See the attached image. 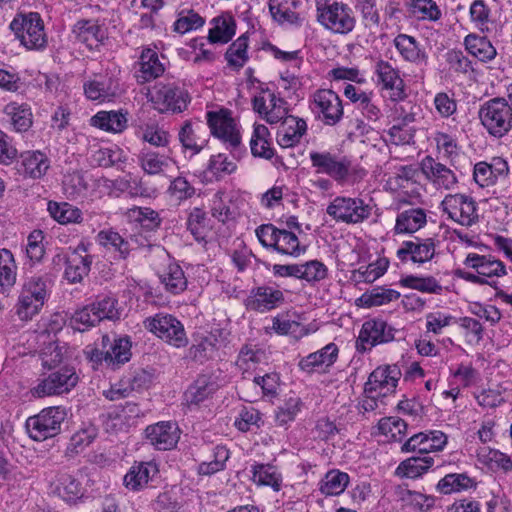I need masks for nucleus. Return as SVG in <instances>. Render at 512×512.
I'll use <instances>...</instances> for the list:
<instances>
[{
    "instance_id": "4be33fe9",
    "label": "nucleus",
    "mask_w": 512,
    "mask_h": 512,
    "mask_svg": "<svg viewBox=\"0 0 512 512\" xmlns=\"http://www.w3.org/2000/svg\"><path fill=\"white\" fill-rule=\"evenodd\" d=\"M149 443L158 450H170L179 441L180 434L176 424L172 422H159L145 429Z\"/></svg>"
},
{
    "instance_id": "0e129e2a",
    "label": "nucleus",
    "mask_w": 512,
    "mask_h": 512,
    "mask_svg": "<svg viewBox=\"0 0 512 512\" xmlns=\"http://www.w3.org/2000/svg\"><path fill=\"white\" fill-rule=\"evenodd\" d=\"M205 23L203 17L193 10H182L178 14L177 20L173 24V30L180 34H185L192 30L201 28Z\"/></svg>"
},
{
    "instance_id": "e433bc0d",
    "label": "nucleus",
    "mask_w": 512,
    "mask_h": 512,
    "mask_svg": "<svg viewBox=\"0 0 512 512\" xmlns=\"http://www.w3.org/2000/svg\"><path fill=\"white\" fill-rule=\"evenodd\" d=\"M77 41L85 44L90 50L97 48L104 39L101 26L94 20H79L73 28Z\"/></svg>"
},
{
    "instance_id": "4468645a",
    "label": "nucleus",
    "mask_w": 512,
    "mask_h": 512,
    "mask_svg": "<svg viewBox=\"0 0 512 512\" xmlns=\"http://www.w3.org/2000/svg\"><path fill=\"white\" fill-rule=\"evenodd\" d=\"M397 330L380 318L370 319L363 323L356 348L359 352L371 350L373 347L391 342Z\"/></svg>"
},
{
    "instance_id": "ea45409f",
    "label": "nucleus",
    "mask_w": 512,
    "mask_h": 512,
    "mask_svg": "<svg viewBox=\"0 0 512 512\" xmlns=\"http://www.w3.org/2000/svg\"><path fill=\"white\" fill-rule=\"evenodd\" d=\"M159 278L165 290L171 294H180L187 288V278L184 271L176 263H170L159 275Z\"/></svg>"
},
{
    "instance_id": "9b49d317",
    "label": "nucleus",
    "mask_w": 512,
    "mask_h": 512,
    "mask_svg": "<svg viewBox=\"0 0 512 512\" xmlns=\"http://www.w3.org/2000/svg\"><path fill=\"white\" fill-rule=\"evenodd\" d=\"M441 209L456 223L471 227L479 222L477 203L465 194H448L441 202Z\"/></svg>"
},
{
    "instance_id": "e2e57ef3",
    "label": "nucleus",
    "mask_w": 512,
    "mask_h": 512,
    "mask_svg": "<svg viewBox=\"0 0 512 512\" xmlns=\"http://www.w3.org/2000/svg\"><path fill=\"white\" fill-rule=\"evenodd\" d=\"M410 11L418 19L429 21H437L442 15L434 0H411Z\"/></svg>"
},
{
    "instance_id": "58836bf2",
    "label": "nucleus",
    "mask_w": 512,
    "mask_h": 512,
    "mask_svg": "<svg viewBox=\"0 0 512 512\" xmlns=\"http://www.w3.org/2000/svg\"><path fill=\"white\" fill-rule=\"evenodd\" d=\"M433 465L434 458L431 456H412L398 465L395 474L399 477L415 479L425 474Z\"/></svg>"
},
{
    "instance_id": "3c124183",
    "label": "nucleus",
    "mask_w": 512,
    "mask_h": 512,
    "mask_svg": "<svg viewBox=\"0 0 512 512\" xmlns=\"http://www.w3.org/2000/svg\"><path fill=\"white\" fill-rule=\"evenodd\" d=\"M378 430L387 441L401 442L407 433V423L398 417H384L378 422Z\"/></svg>"
},
{
    "instance_id": "8fccbe9b",
    "label": "nucleus",
    "mask_w": 512,
    "mask_h": 512,
    "mask_svg": "<svg viewBox=\"0 0 512 512\" xmlns=\"http://www.w3.org/2000/svg\"><path fill=\"white\" fill-rule=\"evenodd\" d=\"M399 284L402 287L417 290L422 293L440 295L443 291L442 285L433 276L420 277L407 275L400 279Z\"/></svg>"
},
{
    "instance_id": "aec40b11",
    "label": "nucleus",
    "mask_w": 512,
    "mask_h": 512,
    "mask_svg": "<svg viewBox=\"0 0 512 512\" xmlns=\"http://www.w3.org/2000/svg\"><path fill=\"white\" fill-rule=\"evenodd\" d=\"M284 301L283 292L271 286L262 285L253 288L245 301L246 308L257 312H267L278 307Z\"/></svg>"
},
{
    "instance_id": "864d4df0",
    "label": "nucleus",
    "mask_w": 512,
    "mask_h": 512,
    "mask_svg": "<svg viewBox=\"0 0 512 512\" xmlns=\"http://www.w3.org/2000/svg\"><path fill=\"white\" fill-rule=\"evenodd\" d=\"M474 485V481L465 473L447 474L439 480L436 489L441 494H451L467 490Z\"/></svg>"
},
{
    "instance_id": "4d7b16f0",
    "label": "nucleus",
    "mask_w": 512,
    "mask_h": 512,
    "mask_svg": "<svg viewBox=\"0 0 512 512\" xmlns=\"http://www.w3.org/2000/svg\"><path fill=\"white\" fill-rule=\"evenodd\" d=\"M53 491L64 501L70 502L79 497L81 487L72 475L61 473L57 477Z\"/></svg>"
},
{
    "instance_id": "ddd939ff",
    "label": "nucleus",
    "mask_w": 512,
    "mask_h": 512,
    "mask_svg": "<svg viewBox=\"0 0 512 512\" xmlns=\"http://www.w3.org/2000/svg\"><path fill=\"white\" fill-rule=\"evenodd\" d=\"M78 379L74 368L63 366L53 370L46 378L42 379L31 392L33 396L39 398L68 393L76 386Z\"/></svg>"
},
{
    "instance_id": "680f3d73",
    "label": "nucleus",
    "mask_w": 512,
    "mask_h": 512,
    "mask_svg": "<svg viewBox=\"0 0 512 512\" xmlns=\"http://www.w3.org/2000/svg\"><path fill=\"white\" fill-rule=\"evenodd\" d=\"M93 309H95L99 321L112 320L116 321L120 319V311L118 309V300L109 295L98 297L93 303Z\"/></svg>"
},
{
    "instance_id": "20e7f679",
    "label": "nucleus",
    "mask_w": 512,
    "mask_h": 512,
    "mask_svg": "<svg viewBox=\"0 0 512 512\" xmlns=\"http://www.w3.org/2000/svg\"><path fill=\"white\" fill-rule=\"evenodd\" d=\"M10 29L29 50H41L47 45L44 22L37 12L17 13L10 23Z\"/></svg>"
},
{
    "instance_id": "9d476101",
    "label": "nucleus",
    "mask_w": 512,
    "mask_h": 512,
    "mask_svg": "<svg viewBox=\"0 0 512 512\" xmlns=\"http://www.w3.org/2000/svg\"><path fill=\"white\" fill-rule=\"evenodd\" d=\"M309 159L317 174H325L339 183L345 182L350 176L352 162L347 156L329 151H311Z\"/></svg>"
},
{
    "instance_id": "412c9836",
    "label": "nucleus",
    "mask_w": 512,
    "mask_h": 512,
    "mask_svg": "<svg viewBox=\"0 0 512 512\" xmlns=\"http://www.w3.org/2000/svg\"><path fill=\"white\" fill-rule=\"evenodd\" d=\"M253 109L269 124H278L288 116V103L275 93H269V103L264 97L255 96L252 100Z\"/></svg>"
},
{
    "instance_id": "f704fd0d",
    "label": "nucleus",
    "mask_w": 512,
    "mask_h": 512,
    "mask_svg": "<svg viewBox=\"0 0 512 512\" xmlns=\"http://www.w3.org/2000/svg\"><path fill=\"white\" fill-rule=\"evenodd\" d=\"M218 389V384L210 375H200L186 390L184 396L188 405H199L211 397Z\"/></svg>"
},
{
    "instance_id": "de8ad7c7",
    "label": "nucleus",
    "mask_w": 512,
    "mask_h": 512,
    "mask_svg": "<svg viewBox=\"0 0 512 512\" xmlns=\"http://www.w3.org/2000/svg\"><path fill=\"white\" fill-rule=\"evenodd\" d=\"M139 163L145 173L156 175L164 172L170 166L171 158L152 150L143 149L139 154Z\"/></svg>"
},
{
    "instance_id": "37998d69",
    "label": "nucleus",
    "mask_w": 512,
    "mask_h": 512,
    "mask_svg": "<svg viewBox=\"0 0 512 512\" xmlns=\"http://www.w3.org/2000/svg\"><path fill=\"white\" fill-rule=\"evenodd\" d=\"M156 471V466L151 462L134 464L124 476V484L131 490H139L147 485L151 472Z\"/></svg>"
},
{
    "instance_id": "2f4dec72",
    "label": "nucleus",
    "mask_w": 512,
    "mask_h": 512,
    "mask_svg": "<svg viewBox=\"0 0 512 512\" xmlns=\"http://www.w3.org/2000/svg\"><path fill=\"white\" fill-rule=\"evenodd\" d=\"M218 334L219 330H215L195 338L194 343L188 349V358L201 364L211 359L218 349Z\"/></svg>"
},
{
    "instance_id": "a18cd8bd",
    "label": "nucleus",
    "mask_w": 512,
    "mask_h": 512,
    "mask_svg": "<svg viewBox=\"0 0 512 512\" xmlns=\"http://www.w3.org/2000/svg\"><path fill=\"white\" fill-rule=\"evenodd\" d=\"M48 212L60 224L81 223L83 220L82 211L67 202L50 201Z\"/></svg>"
},
{
    "instance_id": "338daca9",
    "label": "nucleus",
    "mask_w": 512,
    "mask_h": 512,
    "mask_svg": "<svg viewBox=\"0 0 512 512\" xmlns=\"http://www.w3.org/2000/svg\"><path fill=\"white\" fill-rule=\"evenodd\" d=\"M187 229L196 241H202L206 237L207 224L206 212L198 207L193 208L187 219Z\"/></svg>"
},
{
    "instance_id": "49530a36",
    "label": "nucleus",
    "mask_w": 512,
    "mask_h": 512,
    "mask_svg": "<svg viewBox=\"0 0 512 512\" xmlns=\"http://www.w3.org/2000/svg\"><path fill=\"white\" fill-rule=\"evenodd\" d=\"M252 480L263 486H270L274 491H279L282 484V476L276 467L270 464H254L252 466Z\"/></svg>"
},
{
    "instance_id": "393cba45",
    "label": "nucleus",
    "mask_w": 512,
    "mask_h": 512,
    "mask_svg": "<svg viewBox=\"0 0 512 512\" xmlns=\"http://www.w3.org/2000/svg\"><path fill=\"white\" fill-rule=\"evenodd\" d=\"M178 139L184 150L198 154L207 144L208 135L203 123L185 121L178 133Z\"/></svg>"
},
{
    "instance_id": "13d9d810",
    "label": "nucleus",
    "mask_w": 512,
    "mask_h": 512,
    "mask_svg": "<svg viewBox=\"0 0 512 512\" xmlns=\"http://www.w3.org/2000/svg\"><path fill=\"white\" fill-rule=\"evenodd\" d=\"M274 250L278 253L297 257L305 251V248L300 247L298 237L290 231L279 229Z\"/></svg>"
},
{
    "instance_id": "7ed1b4c3",
    "label": "nucleus",
    "mask_w": 512,
    "mask_h": 512,
    "mask_svg": "<svg viewBox=\"0 0 512 512\" xmlns=\"http://www.w3.org/2000/svg\"><path fill=\"white\" fill-rule=\"evenodd\" d=\"M317 21L335 34H348L356 24L352 9L337 0H316Z\"/></svg>"
},
{
    "instance_id": "72a5a7b5",
    "label": "nucleus",
    "mask_w": 512,
    "mask_h": 512,
    "mask_svg": "<svg viewBox=\"0 0 512 512\" xmlns=\"http://www.w3.org/2000/svg\"><path fill=\"white\" fill-rule=\"evenodd\" d=\"M3 113L6 121L16 132H25L32 126L33 115L27 104L8 103L4 107Z\"/></svg>"
},
{
    "instance_id": "6e6d98bb",
    "label": "nucleus",
    "mask_w": 512,
    "mask_h": 512,
    "mask_svg": "<svg viewBox=\"0 0 512 512\" xmlns=\"http://www.w3.org/2000/svg\"><path fill=\"white\" fill-rule=\"evenodd\" d=\"M389 262L386 259H378L367 266H361L352 272V279L357 283H373L387 271Z\"/></svg>"
},
{
    "instance_id": "c03bdc74",
    "label": "nucleus",
    "mask_w": 512,
    "mask_h": 512,
    "mask_svg": "<svg viewBox=\"0 0 512 512\" xmlns=\"http://www.w3.org/2000/svg\"><path fill=\"white\" fill-rule=\"evenodd\" d=\"M236 169L237 165L235 162L229 160L227 155L219 153L210 157L205 170V177L209 181H219L226 175H230L235 172Z\"/></svg>"
},
{
    "instance_id": "dca6fc26",
    "label": "nucleus",
    "mask_w": 512,
    "mask_h": 512,
    "mask_svg": "<svg viewBox=\"0 0 512 512\" xmlns=\"http://www.w3.org/2000/svg\"><path fill=\"white\" fill-rule=\"evenodd\" d=\"M401 377V370L397 365L377 367L365 383V394L376 393V396H386L393 393Z\"/></svg>"
},
{
    "instance_id": "f257e3e1",
    "label": "nucleus",
    "mask_w": 512,
    "mask_h": 512,
    "mask_svg": "<svg viewBox=\"0 0 512 512\" xmlns=\"http://www.w3.org/2000/svg\"><path fill=\"white\" fill-rule=\"evenodd\" d=\"M51 287L52 281L47 274L33 275L23 282L14 305V313L20 321H31L41 312Z\"/></svg>"
},
{
    "instance_id": "a19ab883",
    "label": "nucleus",
    "mask_w": 512,
    "mask_h": 512,
    "mask_svg": "<svg viewBox=\"0 0 512 512\" xmlns=\"http://www.w3.org/2000/svg\"><path fill=\"white\" fill-rule=\"evenodd\" d=\"M17 265L12 252L0 249V293L6 294L16 283Z\"/></svg>"
},
{
    "instance_id": "f03ea898",
    "label": "nucleus",
    "mask_w": 512,
    "mask_h": 512,
    "mask_svg": "<svg viewBox=\"0 0 512 512\" xmlns=\"http://www.w3.org/2000/svg\"><path fill=\"white\" fill-rule=\"evenodd\" d=\"M147 99L160 113H181L191 101L188 91L176 82H157L147 92Z\"/></svg>"
},
{
    "instance_id": "2eb2a0df",
    "label": "nucleus",
    "mask_w": 512,
    "mask_h": 512,
    "mask_svg": "<svg viewBox=\"0 0 512 512\" xmlns=\"http://www.w3.org/2000/svg\"><path fill=\"white\" fill-rule=\"evenodd\" d=\"M374 74L376 75V84L382 90L389 92L391 101H402L406 98L405 84L400 76V72L390 62L383 59H377L374 63Z\"/></svg>"
},
{
    "instance_id": "774afa93",
    "label": "nucleus",
    "mask_w": 512,
    "mask_h": 512,
    "mask_svg": "<svg viewBox=\"0 0 512 512\" xmlns=\"http://www.w3.org/2000/svg\"><path fill=\"white\" fill-rule=\"evenodd\" d=\"M268 5L273 19L277 22L295 24L299 21L298 14L290 9L287 0H269Z\"/></svg>"
},
{
    "instance_id": "cd10ccee",
    "label": "nucleus",
    "mask_w": 512,
    "mask_h": 512,
    "mask_svg": "<svg viewBox=\"0 0 512 512\" xmlns=\"http://www.w3.org/2000/svg\"><path fill=\"white\" fill-rule=\"evenodd\" d=\"M65 262V278L70 283H79L90 271L92 256L86 254V248L84 246H78L66 258Z\"/></svg>"
},
{
    "instance_id": "4c0bfd02",
    "label": "nucleus",
    "mask_w": 512,
    "mask_h": 512,
    "mask_svg": "<svg viewBox=\"0 0 512 512\" xmlns=\"http://www.w3.org/2000/svg\"><path fill=\"white\" fill-rule=\"evenodd\" d=\"M20 158L25 175L33 179L44 176L50 167L49 158L39 150L25 151L20 154Z\"/></svg>"
},
{
    "instance_id": "6ab92c4d",
    "label": "nucleus",
    "mask_w": 512,
    "mask_h": 512,
    "mask_svg": "<svg viewBox=\"0 0 512 512\" xmlns=\"http://www.w3.org/2000/svg\"><path fill=\"white\" fill-rule=\"evenodd\" d=\"M420 166L426 179L437 189L451 190L458 182L453 170L431 156L424 157Z\"/></svg>"
},
{
    "instance_id": "b1692460",
    "label": "nucleus",
    "mask_w": 512,
    "mask_h": 512,
    "mask_svg": "<svg viewBox=\"0 0 512 512\" xmlns=\"http://www.w3.org/2000/svg\"><path fill=\"white\" fill-rule=\"evenodd\" d=\"M101 344L103 348L108 346V349L105 350L106 366L108 368L118 369L130 360L132 353L129 337H119L111 341L108 335H104Z\"/></svg>"
},
{
    "instance_id": "1a4fd4ad",
    "label": "nucleus",
    "mask_w": 512,
    "mask_h": 512,
    "mask_svg": "<svg viewBox=\"0 0 512 512\" xmlns=\"http://www.w3.org/2000/svg\"><path fill=\"white\" fill-rule=\"evenodd\" d=\"M67 416L66 409L61 406L48 407L37 415L26 420L29 436L35 441H44L56 436L61 430V424Z\"/></svg>"
},
{
    "instance_id": "5701e85b",
    "label": "nucleus",
    "mask_w": 512,
    "mask_h": 512,
    "mask_svg": "<svg viewBox=\"0 0 512 512\" xmlns=\"http://www.w3.org/2000/svg\"><path fill=\"white\" fill-rule=\"evenodd\" d=\"M83 89L86 97L92 101L111 100L122 93L119 80L112 75L89 80L84 83Z\"/></svg>"
},
{
    "instance_id": "79ce46f5",
    "label": "nucleus",
    "mask_w": 512,
    "mask_h": 512,
    "mask_svg": "<svg viewBox=\"0 0 512 512\" xmlns=\"http://www.w3.org/2000/svg\"><path fill=\"white\" fill-rule=\"evenodd\" d=\"M214 26L209 30L211 43H228L236 32V22L232 16H219L213 19Z\"/></svg>"
},
{
    "instance_id": "052dcab7",
    "label": "nucleus",
    "mask_w": 512,
    "mask_h": 512,
    "mask_svg": "<svg viewBox=\"0 0 512 512\" xmlns=\"http://www.w3.org/2000/svg\"><path fill=\"white\" fill-rule=\"evenodd\" d=\"M97 240L102 246L117 251L122 259L129 255V243L118 232L102 230L98 233Z\"/></svg>"
},
{
    "instance_id": "7c9ffc66",
    "label": "nucleus",
    "mask_w": 512,
    "mask_h": 512,
    "mask_svg": "<svg viewBox=\"0 0 512 512\" xmlns=\"http://www.w3.org/2000/svg\"><path fill=\"white\" fill-rule=\"evenodd\" d=\"M393 42L403 60L417 65L427 63L428 56L425 50L413 36L399 34Z\"/></svg>"
},
{
    "instance_id": "6e6552de",
    "label": "nucleus",
    "mask_w": 512,
    "mask_h": 512,
    "mask_svg": "<svg viewBox=\"0 0 512 512\" xmlns=\"http://www.w3.org/2000/svg\"><path fill=\"white\" fill-rule=\"evenodd\" d=\"M309 108L316 120L328 126L343 118L344 107L339 95L331 89H318L309 98Z\"/></svg>"
},
{
    "instance_id": "09e8293b",
    "label": "nucleus",
    "mask_w": 512,
    "mask_h": 512,
    "mask_svg": "<svg viewBox=\"0 0 512 512\" xmlns=\"http://www.w3.org/2000/svg\"><path fill=\"white\" fill-rule=\"evenodd\" d=\"M464 43L469 53L482 62L494 59L497 54L496 49L486 37L468 35Z\"/></svg>"
},
{
    "instance_id": "c9c22d12",
    "label": "nucleus",
    "mask_w": 512,
    "mask_h": 512,
    "mask_svg": "<svg viewBox=\"0 0 512 512\" xmlns=\"http://www.w3.org/2000/svg\"><path fill=\"white\" fill-rule=\"evenodd\" d=\"M250 149L254 157L270 160L275 155L271 134L264 124H255L250 139Z\"/></svg>"
},
{
    "instance_id": "c756f323",
    "label": "nucleus",
    "mask_w": 512,
    "mask_h": 512,
    "mask_svg": "<svg viewBox=\"0 0 512 512\" xmlns=\"http://www.w3.org/2000/svg\"><path fill=\"white\" fill-rule=\"evenodd\" d=\"M427 214L423 208H409L398 213L395 221V234H412L424 227Z\"/></svg>"
},
{
    "instance_id": "39448f33",
    "label": "nucleus",
    "mask_w": 512,
    "mask_h": 512,
    "mask_svg": "<svg viewBox=\"0 0 512 512\" xmlns=\"http://www.w3.org/2000/svg\"><path fill=\"white\" fill-rule=\"evenodd\" d=\"M481 124L487 133L502 138L512 129V108L504 97H495L481 105L479 112Z\"/></svg>"
},
{
    "instance_id": "5fc2aeb1",
    "label": "nucleus",
    "mask_w": 512,
    "mask_h": 512,
    "mask_svg": "<svg viewBox=\"0 0 512 512\" xmlns=\"http://www.w3.org/2000/svg\"><path fill=\"white\" fill-rule=\"evenodd\" d=\"M349 479L345 472L330 470L320 482V491L325 495H339L347 487Z\"/></svg>"
},
{
    "instance_id": "c85d7f7f",
    "label": "nucleus",
    "mask_w": 512,
    "mask_h": 512,
    "mask_svg": "<svg viewBox=\"0 0 512 512\" xmlns=\"http://www.w3.org/2000/svg\"><path fill=\"white\" fill-rule=\"evenodd\" d=\"M137 65L139 68L136 71L135 77L140 84L160 77L165 71V67L159 60L157 52L151 48H144L142 50Z\"/></svg>"
},
{
    "instance_id": "473e14b6",
    "label": "nucleus",
    "mask_w": 512,
    "mask_h": 512,
    "mask_svg": "<svg viewBox=\"0 0 512 512\" xmlns=\"http://www.w3.org/2000/svg\"><path fill=\"white\" fill-rule=\"evenodd\" d=\"M128 112L119 111H100L91 118V125L101 130L113 133H120L127 127Z\"/></svg>"
},
{
    "instance_id": "bf43d9fd",
    "label": "nucleus",
    "mask_w": 512,
    "mask_h": 512,
    "mask_svg": "<svg viewBox=\"0 0 512 512\" xmlns=\"http://www.w3.org/2000/svg\"><path fill=\"white\" fill-rule=\"evenodd\" d=\"M249 38L246 34L239 36L227 49L225 59L230 66L242 68L248 60L247 48Z\"/></svg>"
},
{
    "instance_id": "a211bd4d",
    "label": "nucleus",
    "mask_w": 512,
    "mask_h": 512,
    "mask_svg": "<svg viewBox=\"0 0 512 512\" xmlns=\"http://www.w3.org/2000/svg\"><path fill=\"white\" fill-rule=\"evenodd\" d=\"M396 255L402 262L410 260L418 264L426 263L435 255L434 239L415 237L413 240L404 241L398 248Z\"/></svg>"
},
{
    "instance_id": "603ef678",
    "label": "nucleus",
    "mask_w": 512,
    "mask_h": 512,
    "mask_svg": "<svg viewBox=\"0 0 512 512\" xmlns=\"http://www.w3.org/2000/svg\"><path fill=\"white\" fill-rule=\"evenodd\" d=\"M400 296L401 294L397 290L384 287H375L370 291L363 293L359 300L363 306L370 308L373 306L389 304L395 300H398Z\"/></svg>"
},
{
    "instance_id": "0eeeda50",
    "label": "nucleus",
    "mask_w": 512,
    "mask_h": 512,
    "mask_svg": "<svg viewBox=\"0 0 512 512\" xmlns=\"http://www.w3.org/2000/svg\"><path fill=\"white\" fill-rule=\"evenodd\" d=\"M144 328L164 342L176 347H185L188 338L183 324L173 315L157 313L143 321Z\"/></svg>"
},
{
    "instance_id": "423d86ee",
    "label": "nucleus",
    "mask_w": 512,
    "mask_h": 512,
    "mask_svg": "<svg viewBox=\"0 0 512 512\" xmlns=\"http://www.w3.org/2000/svg\"><path fill=\"white\" fill-rule=\"evenodd\" d=\"M326 213L335 222L354 225L367 220L372 207L359 197L336 196L328 204Z\"/></svg>"
},
{
    "instance_id": "69168bd1",
    "label": "nucleus",
    "mask_w": 512,
    "mask_h": 512,
    "mask_svg": "<svg viewBox=\"0 0 512 512\" xmlns=\"http://www.w3.org/2000/svg\"><path fill=\"white\" fill-rule=\"evenodd\" d=\"M92 303L78 309L74 312L71 318V325L73 329L78 331H85L90 327L100 323L99 316H97Z\"/></svg>"
},
{
    "instance_id": "a878e982",
    "label": "nucleus",
    "mask_w": 512,
    "mask_h": 512,
    "mask_svg": "<svg viewBox=\"0 0 512 512\" xmlns=\"http://www.w3.org/2000/svg\"><path fill=\"white\" fill-rule=\"evenodd\" d=\"M339 349L335 343H329L322 349L310 353L299 361V368L310 374L320 369L330 368L338 358Z\"/></svg>"
},
{
    "instance_id": "bb28decb",
    "label": "nucleus",
    "mask_w": 512,
    "mask_h": 512,
    "mask_svg": "<svg viewBox=\"0 0 512 512\" xmlns=\"http://www.w3.org/2000/svg\"><path fill=\"white\" fill-rule=\"evenodd\" d=\"M280 123L277 142L281 147L289 148L299 144L307 132V123L303 118L288 115Z\"/></svg>"
},
{
    "instance_id": "f8f14e48",
    "label": "nucleus",
    "mask_w": 512,
    "mask_h": 512,
    "mask_svg": "<svg viewBox=\"0 0 512 512\" xmlns=\"http://www.w3.org/2000/svg\"><path fill=\"white\" fill-rule=\"evenodd\" d=\"M206 118L211 134L220 139L231 152L236 151L241 144V136L231 112L228 109L209 111Z\"/></svg>"
},
{
    "instance_id": "f3484780",
    "label": "nucleus",
    "mask_w": 512,
    "mask_h": 512,
    "mask_svg": "<svg viewBox=\"0 0 512 512\" xmlns=\"http://www.w3.org/2000/svg\"><path fill=\"white\" fill-rule=\"evenodd\" d=\"M464 265L475 270L480 276L487 278V280L492 283L488 285L495 289L497 288L495 278L507 274L505 264L492 255L469 253L464 260Z\"/></svg>"
}]
</instances>
